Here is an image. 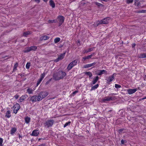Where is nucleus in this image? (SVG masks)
<instances>
[{
    "label": "nucleus",
    "instance_id": "4c0bfd02",
    "mask_svg": "<svg viewBox=\"0 0 146 146\" xmlns=\"http://www.w3.org/2000/svg\"><path fill=\"white\" fill-rule=\"evenodd\" d=\"M138 13H146V10H142L139 11H138Z\"/></svg>",
    "mask_w": 146,
    "mask_h": 146
},
{
    "label": "nucleus",
    "instance_id": "f257e3e1",
    "mask_svg": "<svg viewBox=\"0 0 146 146\" xmlns=\"http://www.w3.org/2000/svg\"><path fill=\"white\" fill-rule=\"evenodd\" d=\"M66 75L65 72L62 71H59L54 74V78L56 80H59L63 78Z\"/></svg>",
    "mask_w": 146,
    "mask_h": 146
},
{
    "label": "nucleus",
    "instance_id": "1a4fd4ad",
    "mask_svg": "<svg viewBox=\"0 0 146 146\" xmlns=\"http://www.w3.org/2000/svg\"><path fill=\"white\" fill-rule=\"evenodd\" d=\"M39 98H40L38 96H37L35 95L32 96L31 97V100L33 102H35L37 101H40V100H39Z\"/></svg>",
    "mask_w": 146,
    "mask_h": 146
},
{
    "label": "nucleus",
    "instance_id": "423d86ee",
    "mask_svg": "<svg viewBox=\"0 0 146 146\" xmlns=\"http://www.w3.org/2000/svg\"><path fill=\"white\" fill-rule=\"evenodd\" d=\"M37 48L36 46H33L26 48L24 52H27L31 50H35Z\"/></svg>",
    "mask_w": 146,
    "mask_h": 146
},
{
    "label": "nucleus",
    "instance_id": "39448f33",
    "mask_svg": "<svg viewBox=\"0 0 146 146\" xmlns=\"http://www.w3.org/2000/svg\"><path fill=\"white\" fill-rule=\"evenodd\" d=\"M115 76L116 74H113L111 76L107 77L106 80L107 81L108 83L110 84L111 82L114 79Z\"/></svg>",
    "mask_w": 146,
    "mask_h": 146
},
{
    "label": "nucleus",
    "instance_id": "dca6fc26",
    "mask_svg": "<svg viewBox=\"0 0 146 146\" xmlns=\"http://www.w3.org/2000/svg\"><path fill=\"white\" fill-rule=\"evenodd\" d=\"M137 91L136 88L134 89H129L127 90V92L129 94H131L135 93Z\"/></svg>",
    "mask_w": 146,
    "mask_h": 146
},
{
    "label": "nucleus",
    "instance_id": "58836bf2",
    "mask_svg": "<svg viewBox=\"0 0 146 146\" xmlns=\"http://www.w3.org/2000/svg\"><path fill=\"white\" fill-rule=\"evenodd\" d=\"M95 3L98 6L103 7V5L102 4L98 2H96Z\"/></svg>",
    "mask_w": 146,
    "mask_h": 146
},
{
    "label": "nucleus",
    "instance_id": "79ce46f5",
    "mask_svg": "<svg viewBox=\"0 0 146 146\" xmlns=\"http://www.w3.org/2000/svg\"><path fill=\"white\" fill-rule=\"evenodd\" d=\"M115 87L117 88H118L121 87V86L118 84H115Z\"/></svg>",
    "mask_w": 146,
    "mask_h": 146
},
{
    "label": "nucleus",
    "instance_id": "6e6d98bb",
    "mask_svg": "<svg viewBox=\"0 0 146 146\" xmlns=\"http://www.w3.org/2000/svg\"><path fill=\"white\" fill-rule=\"evenodd\" d=\"M102 1H107L108 0H102Z\"/></svg>",
    "mask_w": 146,
    "mask_h": 146
},
{
    "label": "nucleus",
    "instance_id": "ea45409f",
    "mask_svg": "<svg viewBox=\"0 0 146 146\" xmlns=\"http://www.w3.org/2000/svg\"><path fill=\"white\" fill-rule=\"evenodd\" d=\"M3 139L2 138H0V146H3Z\"/></svg>",
    "mask_w": 146,
    "mask_h": 146
},
{
    "label": "nucleus",
    "instance_id": "052dcab7",
    "mask_svg": "<svg viewBox=\"0 0 146 146\" xmlns=\"http://www.w3.org/2000/svg\"><path fill=\"white\" fill-rule=\"evenodd\" d=\"M110 94V95H112V94Z\"/></svg>",
    "mask_w": 146,
    "mask_h": 146
},
{
    "label": "nucleus",
    "instance_id": "603ef678",
    "mask_svg": "<svg viewBox=\"0 0 146 146\" xmlns=\"http://www.w3.org/2000/svg\"><path fill=\"white\" fill-rule=\"evenodd\" d=\"M43 1H44V2H47L48 1V0H42Z\"/></svg>",
    "mask_w": 146,
    "mask_h": 146
},
{
    "label": "nucleus",
    "instance_id": "ddd939ff",
    "mask_svg": "<svg viewBox=\"0 0 146 146\" xmlns=\"http://www.w3.org/2000/svg\"><path fill=\"white\" fill-rule=\"evenodd\" d=\"M57 19L59 21V24L61 25L64 21V17L62 16H60L58 17Z\"/></svg>",
    "mask_w": 146,
    "mask_h": 146
},
{
    "label": "nucleus",
    "instance_id": "2f4dec72",
    "mask_svg": "<svg viewBox=\"0 0 146 146\" xmlns=\"http://www.w3.org/2000/svg\"><path fill=\"white\" fill-rule=\"evenodd\" d=\"M45 76V72H44L42 74H41L40 76V79L42 80H43V78Z\"/></svg>",
    "mask_w": 146,
    "mask_h": 146
},
{
    "label": "nucleus",
    "instance_id": "49530a36",
    "mask_svg": "<svg viewBox=\"0 0 146 146\" xmlns=\"http://www.w3.org/2000/svg\"><path fill=\"white\" fill-rule=\"evenodd\" d=\"M125 142H126L125 141V140H124L123 139H122L121 141V143L122 144H123Z\"/></svg>",
    "mask_w": 146,
    "mask_h": 146
},
{
    "label": "nucleus",
    "instance_id": "20e7f679",
    "mask_svg": "<svg viewBox=\"0 0 146 146\" xmlns=\"http://www.w3.org/2000/svg\"><path fill=\"white\" fill-rule=\"evenodd\" d=\"M77 63V60H75L70 63L68 65L67 67V69L68 70H70L73 67L76 65Z\"/></svg>",
    "mask_w": 146,
    "mask_h": 146
},
{
    "label": "nucleus",
    "instance_id": "5fc2aeb1",
    "mask_svg": "<svg viewBox=\"0 0 146 146\" xmlns=\"http://www.w3.org/2000/svg\"><path fill=\"white\" fill-rule=\"evenodd\" d=\"M49 81H48V82H47L46 83V85L48 84L49 83Z\"/></svg>",
    "mask_w": 146,
    "mask_h": 146
},
{
    "label": "nucleus",
    "instance_id": "37998d69",
    "mask_svg": "<svg viewBox=\"0 0 146 146\" xmlns=\"http://www.w3.org/2000/svg\"><path fill=\"white\" fill-rule=\"evenodd\" d=\"M17 64H15L14 66V68L13 69V70L15 71L16 70L17 68Z\"/></svg>",
    "mask_w": 146,
    "mask_h": 146
},
{
    "label": "nucleus",
    "instance_id": "bb28decb",
    "mask_svg": "<svg viewBox=\"0 0 146 146\" xmlns=\"http://www.w3.org/2000/svg\"><path fill=\"white\" fill-rule=\"evenodd\" d=\"M135 4L138 7L140 6V3L139 2L138 0H135Z\"/></svg>",
    "mask_w": 146,
    "mask_h": 146
},
{
    "label": "nucleus",
    "instance_id": "13d9d810",
    "mask_svg": "<svg viewBox=\"0 0 146 146\" xmlns=\"http://www.w3.org/2000/svg\"><path fill=\"white\" fill-rule=\"evenodd\" d=\"M145 99H146V97H145V98H143V100Z\"/></svg>",
    "mask_w": 146,
    "mask_h": 146
},
{
    "label": "nucleus",
    "instance_id": "a211bd4d",
    "mask_svg": "<svg viewBox=\"0 0 146 146\" xmlns=\"http://www.w3.org/2000/svg\"><path fill=\"white\" fill-rule=\"evenodd\" d=\"M11 116V111L10 110H7L5 113V117L8 118H9Z\"/></svg>",
    "mask_w": 146,
    "mask_h": 146
},
{
    "label": "nucleus",
    "instance_id": "cd10ccee",
    "mask_svg": "<svg viewBox=\"0 0 146 146\" xmlns=\"http://www.w3.org/2000/svg\"><path fill=\"white\" fill-rule=\"evenodd\" d=\"M99 85L98 84H97L96 85L94 86H92L91 88V90H95L96 89H97Z\"/></svg>",
    "mask_w": 146,
    "mask_h": 146
},
{
    "label": "nucleus",
    "instance_id": "f8f14e48",
    "mask_svg": "<svg viewBox=\"0 0 146 146\" xmlns=\"http://www.w3.org/2000/svg\"><path fill=\"white\" fill-rule=\"evenodd\" d=\"M66 52H64L63 54H61L55 60V61L56 62H58L59 60H62L65 56Z\"/></svg>",
    "mask_w": 146,
    "mask_h": 146
},
{
    "label": "nucleus",
    "instance_id": "6ab92c4d",
    "mask_svg": "<svg viewBox=\"0 0 146 146\" xmlns=\"http://www.w3.org/2000/svg\"><path fill=\"white\" fill-rule=\"evenodd\" d=\"M17 131V129L15 127H12L10 131V134L12 135H13L14 133Z\"/></svg>",
    "mask_w": 146,
    "mask_h": 146
},
{
    "label": "nucleus",
    "instance_id": "a19ab883",
    "mask_svg": "<svg viewBox=\"0 0 146 146\" xmlns=\"http://www.w3.org/2000/svg\"><path fill=\"white\" fill-rule=\"evenodd\" d=\"M133 1V0H126V3L128 4L131 3Z\"/></svg>",
    "mask_w": 146,
    "mask_h": 146
},
{
    "label": "nucleus",
    "instance_id": "8fccbe9b",
    "mask_svg": "<svg viewBox=\"0 0 146 146\" xmlns=\"http://www.w3.org/2000/svg\"><path fill=\"white\" fill-rule=\"evenodd\" d=\"M77 43L78 45H80V42L79 40H78L77 41Z\"/></svg>",
    "mask_w": 146,
    "mask_h": 146
},
{
    "label": "nucleus",
    "instance_id": "a878e982",
    "mask_svg": "<svg viewBox=\"0 0 146 146\" xmlns=\"http://www.w3.org/2000/svg\"><path fill=\"white\" fill-rule=\"evenodd\" d=\"M31 119L29 117H26L25 118V123L27 124L30 121Z\"/></svg>",
    "mask_w": 146,
    "mask_h": 146
},
{
    "label": "nucleus",
    "instance_id": "2eb2a0df",
    "mask_svg": "<svg viewBox=\"0 0 146 146\" xmlns=\"http://www.w3.org/2000/svg\"><path fill=\"white\" fill-rule=\"evenodd\" d=\"M107 72L105 70H99L97 71V74L98 75H101L103 74H106Z\"/></svg>",
    "mask_w": 146,
    "mask_h": 146
},
{
    "label": "nucleus",
    "instance_id": "a18cd8bd",
    "mask_svg": "<svg viewBox=\"0 0 146 146\" xmlns=\"http://www.w3.org/2000/svg\"><path fill=\"white\" fill-rule=\"evenodd\" d=\"M19 97V95H17V94H16V95H15L14 96V98L16 99H18V98Z\"/></svg>",
    "mask_w": 146,
    "mask_h": 146
},
{
    "label": "nucleus",
    "instance_id": "4be33fe9",
    "mask_svg": "<svg viewBox=\"0 0 146 146\" xmlns=\"http://www.w3.org/2000/svg\"><path fill=\"white\" fill-rule=\"evenodd\" d=\"M93 54H91L90 55H88L87 56H85L83 57L82 58L83 60H86V59H88L90 58L91 57H92L93 55Z\"/></svg>",
    "mask_w": 146,
    "mask_h": 146
},
{
    "label": "nucleus",
    "instance_id": "0eeeda50",
    "mask_svg": "<svg viewBox=\"0 0 146 146\" xmlns=\"http://www.w3.org/2000/svg\"><path fill=\"white\" fill-rule=\"evenodd\" d=\"M110 19V17H107L101 21H98L97 22L99 24H106L108 23Z\"/></svg>",
    "mask_w": 146,
    "mask_h": 146
},
{
    "label": "nucleus",
    "instance_id": "6e6552de",
    "mask_svg": "<svg viewBox=\"0 0 146 146\" xmlns=\"http://www.w3.org/2000/svg\"><path fill=\"white\" fill-rule=\"evenodd\" d=\"M13 108V112L14 113L16 114L20 108V105L19 104L17 103L14 106Z\"/></svg>",
    "mask_w": 146,
    "mask_h": 146
},
{
    "label": "nucleus",
    "instance_id": "c756f323",
    "mask_svg": "<svg viewBox=\"0 0 146 146\" xmlns=\"http://www.w3.org/2000/svg\"><path fill=\"white\" fill-rule=\"evenodd\" d=\"M85 74L89 76L90 78L92 76V74L90 72H86L85 73Z\"/></svg>",
    "mask_w": 146,
    "mask_h": 146
},
{
    "label": "nucleus",
    "instance_id": "bf43d9fd",
    "mask_svg": "<svg viewBox=\"0 0 146 146\" xmlns=\"http://www.w3.org/2000/svg\"><path fill=\"white\" fill-rule=\"evenodd\" d=\"M19 137L20 138V137H21V136H20V135H19Z\"/></svg>",
    "mask_w": 146,
    "mask_h": 146
},
{
    "label": "nucleus",
    "instance_id": "f3484780",
    "mask_svg": "<svg viewBox=\"0 0 146 146\" xmlns=\"http://www.w3.org/2000/svg\"><path fill=\"white\" fill-rule=\"evenodd\" d=\"M39 134V132L38 130H33L31 134V135L34 136H37Z\"/></svg>",
    "mask_w": 146,
    "mask_h": 146
},
{
    "label": "nucleus",
    "instance_id": "aec40b11",
    "mask_svg": "<svg viewBox=\"0 0 146 146\" xmlns=\"http://www.w3.org/2000/svg\"><path fill=\"white\" fill-rule=\"evenodd\" d=\"M96 63L95 62H94L92 64H88L84 66V68H88L90 67H91L92 66H94L96 64Z\"/></svg>",
    "mask_w": 146,
    "mask_h": 146
},
{
    "label": "nucleus",
    "instance_id": "5701e85b",
    "mask_svg": "<svg viewBox=\"0 0 146 146\" xmlns=\"http://www.w3.org/2000/svg\"><path fill=\"white\" fill-rule=\"evenodd\" d=\"M99 78L98 76H96L94 78L93 81L92 82V84H94L97 82Z\"/></svg>",
    "mask_w": 146,
    "mask_h": 146
},
{
    "label": "nucleus",
    "instance_id": "4468645a",
    "mask_svg": "<svg viewBox=\"0 0 146 146\" xmlns=\"http://www.w3.org/2000/svg\"><path fill=\"white\" fill-rule=\"evenodd\" d=\"M28 97L27 95H22L19 98V99L18 100V102H21L24 101V100L26 99Z\"/></svg>",
    "mask_w": 146,
    "mask_h": 146
},
{
    "label": "nucleus",
    "instance_id": "de8ad7c7",
    "mask_svg": "<svg viewBox=\"0 0 146 146\" xmlns=\"http://www.w3.org/2000/svg\"><path fill=\"white\" fill-rule=\"evenodd\" d=\"M87 51V50H84L83 51V53H88V52H86Z\"/></svg>",
    "mask_w": 146,
    "mask_h": 146
},
{
    "label": "nucleus",
    "instance_id": "864d4df0",
    "mask_svg": "<svg viewBox=\"0 0 146 146\" xmlns=\"http://www.w3.org/2000/svg\"><path fill=\"white\" fill-rule=\"evenodd\" d=\"M123 131V129H121L119 130V131L120 132H121Z\"/></svg>",
    "mask_w": 146,
    "mask_h": 146
},
{
    "label": "nucleus",
    "instance_id": "393cba45",
    "mask_svg": "<svg viewBox=\"0 0 146 146\" xmlns=\"http://www.w3.org/2000/svg\"><path fill=\"white\" fill-rule=\"evenodd\" d=\"M138 57L141 58H146V54L143 53L141 54L138 56Z\"/></svg>",
    "mask_w": 146,
    "mask_h": 146
},
{
    "label": "nucleus",
    "instance_id": "4d7b16f0",
    "mask_svg": "<svg viewBox=\"0 0 146 146\" xmlns=\"http://www.w3.org/2000/svg\"><path fill=\"white\" fill-rule=\"evenodd\" d=\"M144 78L146 79V75L145 76Z\"/></svg>",
    "mask_w": 146,
    "mask_h": 146
},
{
    "label": "nucleus",
    "instance_id": "f03ea898",
    "mask_svg": "<svg viewBox=\"0 0 146 146\" xmlns=\"http://www.w3.org/2000/svg\"><path fill=\"white\" fill-rule=\"evenodd\" d=\"M48 94V92H41L38 95L39 97V100H41L43 98L46 97Z\"/></svg>",
    "mask_w": 146,
    "mask_h": 146
},
{
    "label": "nucleus",
    "instance_id": "c85d7f7f",
    "mask_svg": "<svg viewBox=\"0 0 146 146\" xmlns=\"http://www.w3.org/2000/svg\"><path fill=\"white\" fill-rule=\"evenodd\" d=\"M31 34V32L29 31L24 32L23 34V36H27V35Z\"/></svg>",
    "mask_w": 146,
    "mask_h": 146
},
{
    "label": "nucleus",
    "instance_id": "c03bdc74",
    "mask_svg": "<svg viewBox=\"0 0 146 146\" xmlns=\"http://www.w3.org/2000/svg\"><path fill=\"white\" fill-rule=\"evenodd\" d=\"M78 90H76L74 92H73L72 93L73 95H74L76 93H78Z\"/></svg>",
    "mask_w": 146,
    "mask_h": 146
},
{
    "label": "nucleus",
    "instance_id": "7c9ffc66",
    "mask_svg": "<svg viewBox=\"0 0 146 146\" xmlns=\"http://www.w3.org/2000/svg\"><path fill=\"white\" fill-rule=\"evenodd\" d=\"M60 40V38L59 37H57L54 39L55 43H57Z\"/></svg>",
    "mask_w": 146,
    "mask_h": 146
},
{
    "label": "nucleus",
    "instance_id": "72a5a7b5",
    "mask_svg": "<svg viewBox=\"0 0 146 146\" xmlns=\"http://www.w3.org/2000/svg\"><path fill=\"white\" fill-rule=\"evenodd\" d=\"M56 21L54 20H49L48 21V23H56Z\"/></svg>",
    "mask_w": 146,
    "mask_h": 146
},
{
    "label": "nucleus",
    "instance_id": "c9c22d12",
    "mask_svg": "<svg viewBox=\"0 0 146 146\" xmlns=\"http://www.w3.org/2000/svg\"><path fill=\"white\" fill-rule=\"evenodd\" d=\"M30 63L29 62H27L26 64V68L27 69H29L30 68Z\"/></svg>",
    "mask_w": 146,
    "mask_h": 146
},
{
    "label": "nucleus",
    "instance_id": "473e14b6",
    "mask_svg": "<svg viewBox=\"0 0 146 146\" xmlns=\"http://www.w3.org/2000/svg\"><path fill=\"white\" fill-rule=\"evenodd\" d=\"M42 80L40 79V78L37 81L36 85L35 86V87H37L38 86V85L40 84V82L42 81Z\"/></svg>",
    "mask_w": 146,
    "mask_h": 146
},
{
    "label": "nucleus",
    "instance_id": "f704fd0d",
    "mask_svg": "<svg viewBox=\"0 0 146 146\" xmlns=\"http://www.w3.org/2000/svg\"><path fill=\"white\" fill-rule=\"evenodd\" d=\"M71 122L70 121H69L68 122H66L64 125V127H66L68 125H69L70 124Z\"/></svg>",
    "mask_w": 146,
    "mask_h": 146
},
{
    "label": "nucleus",
    "instance_id": "3c124183",
    "mask_svg": "<svg viewBox=\"0 0 146 146\" xmlns=\"http://www.w3.org/2000/svg\"><path fill=\"white\" fill-rule=\"evenodd\" d=\"M135 45L136 44H132V47L133 48H134L135 46Z\"/></svg>",
    "mask_w": 146,
    "mask_h": 146
},
{
    "label": "nucleus",
    "instance_id": "9b49d317",
    "mask_svg": "<svg viewBox=\"0 0 146 146\" xmlns=\"http://www.w3.org/2000/svg\"><path fill=\"white\" fill-rule=\"evenodd\" d=\"M36 88L35 86L33 88H28L27 90V92L29 94H32L33 93V92L35 90Z\"/></svg>",
    "mask_w": 146,
    "mask_h": 146
},
{
    "label": "nucleus",
    "instance_id": "09e8293b",
    "mask_svg": "<svg viewBox=\"0 0 146 146\" xmlns=\"http://www.w3.org/2000/svg\"><path fill=\"white\" fill-rule=\"evenodd\" d=\"M35 1L38 3L40 2V0H35Z\"/></svg>",
    "mask_w": 146,
    "mask_h": 146
},
{
    "label": "nucleus",
    "instance_id": "9d476101",
    "mask_svg": "<svg viewBox=\"0 0 146 146\" xmlns=\"http://www.w3.org/2000/svg\"><path fill=\"white\" fill-rule=\"evenodd\" d=\"M114 99V97H113L107 96L102 100V101L104 102H106L107 101L113 100Z\"/></svg>",
    "mask_w": 146,
    "mask_h": 146
},
{
    "label": "nucleus",
    "instance_id": "7ed1b4c3",
    "mask_svg": "<svg viewBox=\"0 0 146 146\" xmlns=\"http://www.w3.org/2000/svg\"><path fill=\"white\" fill-rule=\"evenodd\" d=\"M54 122V120L52 119L47 121L44 124V126L47 127H51L53 125Z\"/></svg>",
    "mask_w": 146,
    "mask_h": 146
},
{
    "label": "nucleus",
    "instance_id": "412c9836",
    "mask_svg": "<svg viewBox=\"0 0 146 146\" xmlns=\"http://www.w3.org/2000/svg\"><path fill=\"white\" fill-rule=\"evenodd\" d=\"M49 4L50 6L52 8H54L55 7V4L52 0H50L49 1Z\"/></svg>",
    "mask_w": 146,
    "mask_h": 146
},
{
    "label": "nucleus",
    "instance_id": "e433bc0d",
    "mask_svg": "<svg viewBox=\"0 0 146 146\" xmlns=\"http://www.w3.org/2000/svg\"><path fill=\"white\" fill-rule=\"evenodd\" d=\"M94 48V47L89 48L88 50H87V51L86 52H89L93 51Z\"/></svg>",
    "mask_w": 146,
    "mask_h": 146
},
{
    "label": "nucleus",
    "instance_id": "b1692460",
    "mask_svg": "<svg viewBox=\"0 0 146 146\" xmlns=\"http://www.w3.org/2000/svg\"><path fill=\"white\" fill-rule=\"evenodd\" d=\"M49 38V37H48V36H41L40 38V39L41 40H47V39H48Z\"/></svg>",
    "mask_w": 146,
    "mask_h": 146
}]
</instances>
